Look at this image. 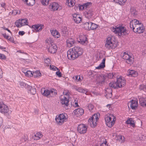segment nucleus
Instances as JSON below:
<instances>
[{
	"label": "nucleus",
	"instance_id": "obj_1",
	"mask_svg": "<svg viewBox=\"0 0 146 146\" xmlns=\"http://www.w3.org/2000/svg\"><path fill=\"white\" fill-rule=\"evenodd\" d=\"M83 52V49L79 47L75 46L70 49L67 52L68 58L70 60H74L79 56H80Z\"/></svg>",
	"mask_w": 146,
	"mask_h": 146
},
{
	"label": "nucleus",
	"instance_id": "obj_2",
	"mask_svg": "<svg viewBox=\"0 0 146 146\" xmlns=\"http://www.w3.org/2000/svg\"><path fill=\"white\" fill-rule=\"evenodd\" d=\"M117 41L114 36H110L107 38L105 46L107 48H115L117 46Z\"/></svg>",
	"mask_w": 146,
	"mask_h": 146
},
{
	"label": "nucleus",
	"instance_id": "obj_3",
	"mask_svg": "<svg viewBox=\"0 0 146 146\" xmlns=\"http://www.w3.org/2000/svg\"><path fill=\"white\" fill-rule=\"evenodd\" d=\"M125 84V80L120 77L117 78V82H111L109 84L110 87L114 88H121L124 86Z\"/></svg>",
	"mask_w": 146,
	"mask_h": 146
},
{
	"label": "nucleus",
	"instance_id": "obj_4",
	"mask_svg": "<svg viewBox=\"0 0 146 146\" xmlns=\"http://www.w3.org/2000/svg\"><path fill=\"white\" fill-rule=\"evenodd\" d=\"M111 30L115 33H117L120 36L127 35V31L124 27L119 26L118 27L116 26L111 27Z\"/></svg>",
	"mask_w": 146,
	"mask_h": 146
},
{
	"label": "nucleus",
	"instance_id": "obj_5",
	"mask_svg": "<svg viewBox=\"0 0 146 146\" xmlns=\"http://www.w3.org/2000/svg\"><path fill=\"white\" fill-rule=\"evenodd\" d=\"M115 120V117L113 114H108L105 116L106 124L109 127H111L114 125Z\"/></svg>",
	"mask_w": 146,
	"mask_h": 146
},
{
	"label": "nucleus",
	"instance_id": "obj_6",
	"mask_svg": "<svg viewBox=\"0 0 146 146\" xmlns=\"http://www.w3.org/2000/svg\"><path fill=\"white\" fill-rule=\"evenodd\" d=\"M99 119L97 114H95L88 120V124L92 127H94L96 125V122Z\"/></svg>",
	"mask_w": 146,
	"mask_h": 146
},
{
	"label": "nucleus",
	"instance_id": "obj_7",
	"mask_svg": "<svg viewBox=\"0 0 146 146\" xmlns=\"http://www.w3.org/2000/svg\"><path fill=\"white\" fill-rule=\"evenodd\" d=\"M67 119L66 114L65 113H62L60 114L58 117L56 118L55 120L58 125H61L64 122L66 121Z\"/></svg>",
	"mask_w": 146,
	"mask_h": 146
},
{
	"label": "nucleus",
	"instance_id": "obj_8",
	"mask_svg": "<svg viewBox=\"0 0 146 146\" xmlns=\"http://www.w3.org/2000/svg\"><path fill=\"white\" fill-rule=\"evenodd\" d=\"M67 119L66 114L65 113H62L60 114L58 117L56 118L55 120L58 125H61L64 122L66 121Z\"/></svg>",
	"mask_w": 146,
	"mask_h": 146
},
{
	"label": "nucleus",
	"instance_id": "obj_9",
	"mask_svg": "<svg viewBox=\"0 0 146 146\" xmlns=\"http://www.w3.org/2000/svg\"><path fill=\"white\" fill-rule=\"evenodd\" d=\"M49 9L51 11H55L58 9L59 10L62 9V7L58 3L53 2L50 4L49 6Z\"/></svg>",
	"mask_w": 146,
	"mask_h": 146
},
{
	"label": "nucleus",
	"instance_id": "obj_10",
	"mask_svg": "<svg viewBox=\"0 0 146 146\" xmlns=\"http://www.w3.org/2000/svg\"><path fill=\"white\" fill-rule=\"evenodd\" d=\"M144 31V28L143 26V25L140 23L135 29L133 30L134 32L136 33H143Z\"/></svg>",
	"mask_w": 146,
	"mask_h": 146
},
{
	"label": "nucleus",
	"instance_id": "obj_11",
	"mask_svg": "<svg viewBox=\"0 0 146 146\" xmlns=\"http://www.w3.org/2000/svg\"><path fill=\"white\" fill-rule=\"evenodd\" d=\"M9 111L7 105L0 101V111L3 113H7Z\"/></svg>",
	"mask_w": 146,
	"mask_h": 146
},
{
	"label": "nucleus",
	"instance_id": "obj_12",
	"mask_svg": "<svg viewBox=\"0 0 146 146\" xmlns=\"http://www.w3.org/2000/svg\"><path fill=\"white\" fill-rule=\"evenodd\" d=\"M87 129V127L84 124L79 125L77 128L78 132L81 134H84L86 133Z\"/></svg>",
	"mask_w": 146,
	"mask_h": 146
},
{
	"label": "nucleus",
	"instance_id": "obj_13",
	"mask_svg": "<svg viewBox=\"0 0 146 146\" xmlns=\"http://www.w3.org/2000/svg\"><path fill=\"white\" fill-rule=\"evenodd\" d=\"M47 47L48 52L52 54L55 53L58 49L57 46L54 43L52 44Z\"/></svg>",
	"mask_w": 146,
	"mask_h": 146
},
{
	"label": "nucleus",
	"instance_id": "obj_14",
	"mask_svg": "<svg viewBox=\"0 0 146 146\" xmlns=\"http://www.w3.org/2000/svg\"><path fill=\"white\" fill-rule=\"evenodd\" d=\"M138 105V100L135 98L131 100L128 103V106L129 105L130 107L133 110L135 109L137 107Z\"/></svg>",
	"mask_w": 146,
	"mask_h": 146
},
{
	"label": "nucleus",
	"instance_id": "obj_15",
	"mask_svg": "<svg viewBox=\"0 0 146 146\" xmlns=\"http://www.w3.org/2000/svg\"><path fill=\"white\" fill-rule=\"evenodd\" d=\"M69 98L68 97H65V96H61L60 97L61 103L62 104L65 105L66 106H68L69 102Z\"/></svg>",
	"mask_w": 146,
	"mask_h": 146
},
{
	"label": "nucleus",
	"instance_id": "obj_16",
	"mask_svg": "<svg viewBox=\"0 0 146 146\" xmlns=\"http://www.w3.org/2000/svg\"><path fill=\"white\" fill-rule=\"evenodd\" d=\"M139 23V21L136 19L132 20L130 23V26L131 28L132 29L133 31L136 27L137 25Z\"/></svg>",
	"mask_w": 146,
	"mask_h": 146
},
{
	"label": "nucleus",
	"instance_id": "obj_17",
	"mask_svg": "<svg viewBox=\"0 0 146 146\" xmlns=\"http://www.w3.org/2000/svg\"><path fill=\"white\" fill-rule=\"evenodd\" d=\"M84 113L83 109L82 108H78L75 110L74 111V113L77 117L82 115Z\"/></svg>",
	"mask_w": 146,
	"mask_h": 146
},
{
	"label": "nucleus",
	"instance_id": "obj_18",
	"mask_svg": "<svg viewBox=\"0 0 146 146\" xmlns=\"http://www.w3.org/2000/svg\"><path fill=\"white\" fill-rule=\"evenodd\" d=\"M106 79V76L104 75H100L97 79L98 82L102 84L104 83Z\"/></svg>",
	"mask_w": 146,
	"mask_h": 146
},
{
	"label": "nucleus",
	"instance_id": "obj_19",
	"mask_svg": "<svg viewBox=\"0 0 146 146\" xmlns=\"http://www.w3.org/2000/svg\"><path fill=\"white\" fill-rule=\"evenodd\" d=\"M139 102L142 106L146 107V98L140 97L139 98Z\"/></svg>",
	"mask_w": 146,
	"mask_h": 146
},
{
	"label": "nucleus",
	"instance_id": "obj_20",
	"mask_svg": "<svg viewBox=\"0 0 146 146\" xmlns=\"http://www.w3.org/2000/svg\"><path fill=\"white\" fill-rule=\"evenodd\" d=\"M106 96L107 98H111L112 96V90L110 88H107L106 90Z\"/></svg>",
	"mask_w": 146,
	"mask_h": 146
},
{
	"label": "nucleus",
	"instance_id": "obj_21",
	"mask_svg": "<svg viewBox=\"0 0 146 146\" xmlns=\"http://www.w3.org/2000/svg\"><path fill=\"white\" fill-rule=\"evenodd\" d=\"M73 19L75 22L78 23L81 21V18L79 15L74 14L72 15Z\"/></svg>",
	"mask_w": 146,
	"mask_h": 146
},
{
	"label": "nucleus",
	"instance_id": "obj_22",
	"mask_svg": "<svg viewBox=\"0 0 146 146\" xmlns=\"http://www.w3.org/2000/svg\"><path fill=\"white\" fill-rule=\"evenodd\" d=\"M87 38L85 35H82L80 37V40L79 42L82 44L86 43V44L87 42Z\"/></svg>",
	"mask_w": 146,
	"mask_h": 146
},
{
	"label": "nucleus",
	"instance_id": "obj_23",
	"mask_svg": "<svg viewBox=\"0 0 146 146\" xmlns=\"http://www.w3.org/2000/svg\"><path fill=\"white\" fill-rule=\"evenodd\" d=\"M127 75L128 76L135 77L137 75V73L133 70H129L127 71Z\"/></svg>",
	"mask_w": 146,
	"mask_h": 146
},
{
	"label": "nucleus",
	"instance_id": "obj_24",
	"mask_svg": "<svg viewBox=\"0 0 146 146\" xmlns=\"http://www.w3.org/2000/svg\"><path fill=\"white\" fill-rule=\"evenodd\" d=\"M57 92L54 89H49V92L48 98L54 97L56 95Z\"/></svg>",
	"mask_w": 146,
	"mask_h": 146
},
{
	"label": "nucleus",
	"instance_id": "obj_25",
	"mask_svg": "<svg viewBox=\"0 0 146 146\" xmlns=\"http://www.w3.org/2000/svg\"><path fill=\"white\" fill-rule=\"evenodd\" d=\"M74 41L73 39L71 38H68L66 40L67 46L69 48L72 46L74 43Z\"/></svg>",
	"mask_w": 146,
	"mask_h": 146
},
{
	"label": "nucleus",
	"instance_id": "obj_26",
	"mask_svg": "<svg viewBox=\"0 0 146 146\" xmlns=\"http://www.w3.org/2000/svg\"><path fill=\"white\" fill-rule=\"evenodd\" d=\"M94 15L93 12L91 9L87 11L85 14V16L87 18H91Z\"/></svg>",
	"mask_w": 146,
	"mask_h": 146
},
{
	"label": "nucleus",
	"instance_id": "obj_27",
	"mask_svg": "<svg viewBox=\"0 0 146 146\" xmlns=\"http://www.w3.org/2000/svg\"><path fill=\"white\" fill-rule=\"evenodd\" d=\"M41 92L43 95L46 96L48 97L49 92V89H46L44 88H42L41 90Z\"/></svg>",
	"mask_w": 146,
	"mask_h": 146
},
{
	"label": "nucleus",
	"instance_id": "obj_28",
	"mask_svg": "<svg viewBox=\"0 0 146 146\" xmlns=\"http://www.w3.org/2000/svg\"><path fill=\"white\" fill-rule=\"evenodd\" d=\"M43 136L42 133L40 132H37L35 134L33 137L34 140H38L40 139Z\"/></svg>",
	"mask_w": 146,
	"mask_h": 146
},
{
	"label": "nucleus",
	"instance_id": "obj_29",
	"mask_svg": "<svg viewBox=\"0 0 146 146\" xmlns=\"http://www.w3.org/2000/svg\"><path fill=\"white\" fill-rule=\"evenodd\" d=\"M91 22H87L85 23L83 25V27L84 29L87 30H90L91 29Z\"/></svg>",
	"mask_w": 146,
	"mask_h": 146
},
{
	"label": "nucleus",
	"instance_id": "obj_30",
	"mask_svg": "<svg viewBox=\"0 0 146 146\" xmlns=\"http://www.w3.org/2000/svg\"><path fill=\"white\" fill-rule=\"evenodd\" d=\"M51 33L52 35L56 38H58L60 36L59 33L56 30L51 31Z\"/></svg>",
	"mask_w": 146,
	"mask_h": 146
},
{
	"label": "nucleus",
	"instance_id": "obj_31",
	"mask_svg": "<svg viewBox=\"0 0 146 146\" xmlns=\"http://www.w3.org/2000/svg\"><path fill=\"white\" fill-rule=\"evenodd\" d=\"M45 42L47 46L48 45H50L54 43L53 42V40L50 37L48 38L46 40Z\"/></svg>",
	"mask_w": 146,
	"mask_h": 146
},
{
	"label": "nucleus",
	"instance_id": "obj_32",
	"mask_svg": "<svg viewBox=\"0 0 146 146\" xmlns=\"http://www.w3.org/2000/svg\"><path fill=\"white\" fill-rule=\"evenodd\" d=\"M28 88L30 90V93L33 95H34L36 93V90L35 88L32 87L31 86L28 85Z\"/></svg>",
	"mask_w": 146,
	"mask_h": 146
},
{
	"label": "nucleus",
	"instance_id": "obj_33",
	"mask_svg": "<svg viewBox=\"0 0 146 146\" xmlns=\"http://www.w3.org/2000/svg\"><path fill=\"white\" fill-rule=\"evenodd\" d=\"M66 4L69 7H72L75 5L74 0H66Z\"/></svg>",
	"mask_w": 146,
	"mask_h": 146
},
{
	"label": "nucleus",
	"instance_id": "obj_34",
	"mask_svg": "<svg viewBox=\"0 0 146 146\" xmlns=\"http://www.w3.org/2000/svg\"><path fill=\"white\" fill-rule=\"evenodd\" d=\"M126 123L127 124H130L131 126L133 127H134L135 126L134 121L131 119L127 120L126 121Z\"/></svg>",
	"mask_w": 146,
	"mask_h": 146
},
{
	"label": "nucleus",
	"instance_id": "obj_35",
	"mask_svg": "<svg viewBox=\"0 0 146 146\" xmlns=\"http://www.w3.org/2000/svg\"><path fill=\"white\" fill-rule=\"evenodd\" d=\"M134 61L133 58L131 56L129 57V58H128L127 60L126 61V62L130 65H131L133 63V62Z\"/></svg>",
	"mask_w": 146,
	"mask_h": 146
},
{
	"label": "nucleus",
	"instance_id": "obj_36",
	"mask_svg": "<svg viewBox=\"0 0 146 146\" xmlns=\"http://www.w3.org/2000/svg\"><path fill=\"white\" fill-rule=\"evenodd\" d=\"M105 75L106 76V77H107L111 79L115 77V73H107Z\"/></svg>",
	"mask_w": 146,
	"mask_h": 146
},
{
	"label": "nucleus",
	"instance_id": "obj_37",
	"mask_svg": "<svg viewBox=\"0 0 146 146\" xmlns=\"http://www.w3.org/2000/svg\"><path fill=\"white\" fill-rule=\"evenodd\" d=\"M29 6H33L35 3V0H28L27 2H25Z\"/></svg>",
	"mask_w": 146,
	"mask_h": 146
},
{
	"label": "nucleus",
	"instance_id": "obj_38",
	"mask_svg": "<svg viewBox=\"0 0 146 146\" xmlns=\"http://www.w3.org/2000/svg\"><path fill=\"white\" fill-rule=\"evenodd\" d=\"M76 90L82 93H85L86 94L87 92L86 90H84L82 88L79 87L76 88Z\"/></svg>",
	"mask_w": 146,
	"mask_h": 146
},
{
	"label": "nucleus",
	"instance_id": "obj_39",
	"mask_svg": "<svg viewBox=\"0 0 146 146\" xmlns=\"http://www.w3.org/2000/svg\"><path fill=\"white\" fill-rule=\"evenodd\" d=\"M131 56L127 53L125 52H124L123 53V55L122 56V58L124 59L127 60L128 58H129V57Z\"/></svg>",
	"mask_w": 146,
	"mask_h": 146
},
{
	"label": "nucleus",
	"instance_id": "obj_40",
	"mask_svg": "<svg viewBox=\"0 0 146 146\" xmlns=\"http://www.w3.org/2000/svg\"><path fill=\"white\" fill-rule=\"evenodd\" d=\"M15 24L17 27H21L23 26L22 24H21V19L17 20L15 22Z\"/></svg>",
	"mask_w": 146,
	"mask_h": 146
},
{
	"label": "nucleus",
	"instance_id": "obj_41",
	"mask_svg": "<svg viewBox=\"0 0 146 146\" xmlns=\"http://www.w3.org/2000/svg\"><path fill=\"white\" fill-rule=\"evenodd\" d=\"M21 24L22 26H24L28 25L27 20L26 19H21Z\"/></svg>",
	"mask_w": 146,
	"mask_h": 146
},
{
	"label": "nucleus",
	"instance_id": "obj_42",
	"mask_svg": "<svg viewBox=\"0 0 146 146\" xmlns=\"http://www.w3.org/2000/svg\"><path fill=\"white\" fill-rule=\"evenodd\" d=\"M41 75V73L39 71H36L33 72V76L35 78L38 77L40 76Z\"/></svg>",
	"mask_w": 146,
	"mask_h": 146
},
{
	"label": "nucleus",
	"instance_id": "obj_43",
	"mask_svg": "<svg viewBox=\"0 0 146 146\" xmlns=\"http://www.w3.org/2000/svg\"><path fill=\"white\" fill-rule=\"evenodd\" d=\"M24 72L27 76L31 77L33 76V73H32V72L30 71H27L26 72Z\"/></svg>",
	"mask_w": 146,
	"mask_h": 146
},
{
	"label": "nucleus",
	"instance_id": "obj_44",
	"mask_svg": "<svg viewBox=\"0 0 146 146\" xmlns=\"http://www.w3.org/2000/svg\"><path fill=\"white\" fill-rule=\"evenodd\" d=\"M114 1L121 5H123L124 3L126 2L127 0H114Z\"/></svg>",
	"mask_w": 146,
	"mask_h": 146
},
{
	"label": "nucleus",
	"instance_id": "obj_45",
	"mask_svg": "<svg viewBox=\"0 0 146 146\" xmlns=\"http://www.w3.org/2000/svg\"><path fill=\"white\" fill-rule=\"evenodd\" d=\"M41 2L43 5H47L49 4V0H40Z\"/></svg>",
	"mask_w": 146,
	"mask_h": 146
},
{
	"label": "nucleus",
	"instance_id": "obj_46",
	"mask_svg": "<svg viewBox=\"0 0 146 146\" xmlns=\"http://www.w3.org/2000/svg\"><path fill=\"white\" fill-rule=\"evenodd\" d=\"M91 29L90 30H94L96 29L97 27V25L94 23H93L91 22Z\"/></svg>",
	"mask_w": 146,
	"mask_h": 146
},
{
	"label": "nucleus",
	"instance_id": "obj_47",
	"mask_svg": "<svg viewBox=\"0 0 146 146\" xmlns=\"http://www.w3.org/2000/svg\"><path fill=\"white\" fill-rule=\"evenodd\" d=\"M39 24L33 25L32 26L33 28L36 31L38 32V28H39Z\"/></svg>",
	"mask_w": 146,
	"mask_h": 146
},
{
	"label": "nucleus",
	"instance_id": "obj_48",
	"mask_svg": "<svg viewBox=\"0 0 146 146\" xmlns=\"http://www.w3.org/2000/svg\"><path fill=\"white\" fill-rule=\"evenodd\" d=\"M73 79L75 80L76 82L78 81H80L82 80L80 77L78 76H75L73 77Z\"/></svg>",
	"mask_w": 146,
	"mask_h": 146
},
{
	"label": "nucleus",
	"instance_id": "obj_49",
	"mask_svg": "<svg viewBox=\"0 0 146 146\" xmlns=\"http://www.w3.org/2000/svg\"><path fill=\"white\" fill-rule=\"evenodd\" d=\"M20 12V11L19 10H13L12 13V14L14 15H16L17 14H19Z\"/></svg>",
	"mask_w": 146,
	"mask_h": 146
},
{
	"label": "nucleus",
	"instance_id": "obj_50",
	"mask_svg": "<svg viewBox=\"0 0 146 146\" xmlns=\"http://www.w3.org/2000/svg\"><path fill=\"white\" fill-rule=\"evenodd\" d=\"M131 13L132 15L135 16L137 14V12L135 9H131Z\"/></svg>",
	"mask_w": 146,
	"mask_h": 146
},
{
	"label": "nucleus",
	"instance_id": "obj_51",
	"mask_svg": "<svg viewBox=\"0 0 146 146\" xmlns=\"http://www.w3.org/2000/svg\"><path fill=\"white\" fill-rule=\"evenodd\" d=\"M63 94H64L63 96L65 95L66 96L65 97H68V98H69V95L70 94V93L68 91L66 90H64L63 92Z\"/></svg>",
	"mask_w": 146,
	"mask_h": 146
},
{
	"label": "nucleus",
	"instance_id": "obj_52",
	"mask_svg": "<svg viewBox=\"0 0 146 146\" xmlns=\"http://www.w3.org/2000/svg\"><path fill=\"white\" fill-rule=\"evenodd\" d=\"M50 69L53 70H59V69L56 67L55 66L50 65Z\"/></svg>",
	"mask_w": 146,
	"mask_h": 146
},
{
	"label": "nucleus",
	"instance_id": "obj_53",
	"mask_svg": "<svg viewBox=\"0 0 146 146\" xmlns=\"http://www.w3.org/2000/svg\"><path fill=\"white\" fill-rule=\"evenodd\" d=\"M105 67V65H104L101 63L100 65L97 67H96V69H101L104 68Z\"/></svg>",
	"mask_w": 146,
	"mask_h": 146
},
{
	"label": "nucleus",
	"instance_id": "obj_54",
	"mask_svg": "<svg viewBox=\"0 0 146 146\" xmlns=\"http://www.w3.org/2000/svg\"><path fill=\"white\" fill-rule=\"evenodd\" d=\"M0 59L3 60H5L6 59V57L3 54L0 53Z\"/></svg>",
	"mask_w": 146,
	"mask_h": 146
},
{
	"label": "nucleus",
	"instance_id": "obj_55",
	"mask_svg": "<svg viewBox=\"0 0 146 146\" xmlns=\"http://www.w3.org/2000/svg\"><path fill=\"white\" fill-rule=\"evenodd\" d=\"M139 88V89L141 90H143L144 91H146V90H145V86L144 85H140Z\"/></svg>",
	"mask_w": 146,
	"mask_h": 146
},
{
	"label": "nucleus",
	"instance_id": "obj_56",
	"mask_svg": "<svg viewBox=\"0 0 146 146\" xmlns=\"http://www.w3.org/2000/svg\"><path fill=\"white\" fill-rule=\"evenodd\" d=\"M58 71H57L56 72V74L59 77H60L61 76V73L60 72V70H57Z\"/></svg>",
	"mask_w": 146,
	"mask_h": 146
},
{
	"label": "nucleus",
	"instance_id": "obj_57",
	"mask_svg": "<svg viewBox=\"0 0 146 146\" xmlns=\"http://www.w3.org/2000/svg\"><path fill=\"white\" fill-rule=\"evenodd\" d=\"M94 106L92 104L89 105L88 106V108L90 110H92L94 108Z\"/></svg>",
	"mask_w": 146,
	"mask_h": 146
},
{
	"label": "nucleus",
	"instance_id": "obj_58",
	"mask_svg": "<svg viewBox=\"0 0 146 146\" xmlns=\"http://www.w3.org/2000/svg\"><path fill=\"white\" fill-rule=\"evenodd\" d=\"M38 26H39V28H38V31H41L42 29L44 28V25H39Z\"/></svg>",
	"mask_w": 146,
	"mask_h": 146
},
{
	"label": "nucleus",
	"instance_id": "obj_59",
	"mask_svg": "<svg viewBox=\"0 0 146 146\" xmlns=\"http://www.w3.org/2000/svg\"><path fill=\"white\" fill-rule=\"evenodd\" d=\"M44 62L45 63L48 64L50 62V60L49 58H47L45 60Z\"/></svg>",
	"mask_w": 146,
	"mask_h": 146
},
{
	"label": "nucleus",
	"instance_id": "obj_60",
	"mask_svg": "<svg viewBox=\"0 0 146 146\" xmlns=\"http://www.w3.org/2000/svg\"><path fill=\"white\" fill-rule=\"evenodd\" d=\"M3 122V119L2 118L0 117V127L1 126Z\"/></svg>",
	"mask_w": 146,
	"mask_h": 146
},
{
	"label": "nucleus",
	"instance_id": "obj_61",
	"mask_svg": "<svg viewBox=\"0 0 146 146\" xmlns=\"http://www.w3.org/2000/svg\"><path fill=\"white\" fill-rule=\"evenodd\" d=\"M22 141H23L25 142L27 140V138L26 136L24 135V136L22 137Z\"/></svg>",
	"mask_w": 146,
	"mask_h": 146
},
{
	"label": "nucleus",
	"instance_id": "obj_62",
	"mask_svg": "<svg viewBox=\"0 0 146 146\" xmlns=\"http://www.w3.org/2000/svg\"><path fill=\"white\" fill-rule=\"evenodd\" d=\"M122 138V136L121 135H118L117 136V139H118L119 141L121 140Z\"/></svg>",
	"mask_w": 146,
	"mask_h": 146
},
{
	"label": "nucleus",
	"instance_id": "obj_63",
	"mask_svg": "<svg viewBox=\"0 0 146 146\" xmlns=\"http://www.w3.org/2000/svg\"><path fill=\"white\" fill-rule=\"evenodd\" d=\"M4 37L7 39H8L9 38V36L8 35H7L6 33H4L3 34Z\"/></svg>",
	"mask_w": 146,
	"mask_h": 146
},
{
	"label": "nucleus",
	"instance_id": "obj_64",
	"mask_svg": "<svg viewBox=\"0 0 146 146\" xmlns=\"http://www.w3.org/2000/svg\"><path fill=\"white\" fill-rule=\"evenodd\" d=\"M107 142L105 141V142L102 143L100 145V146H108L106 144Z\"/></svg>",
	"mask_w": 146,
	"mask_h": 146
}]
</instances>
